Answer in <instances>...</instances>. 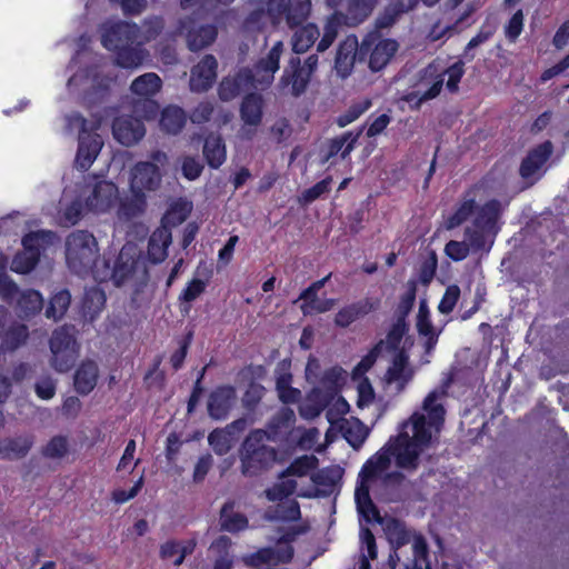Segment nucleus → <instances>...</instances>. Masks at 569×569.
Segmentation results:
<instances>
[{
    "label": "nucleus",
    "mask_w": 569,
    "mask_h": 569,
    "mask_svg": "<svg viewBox=\"0 0 569 569\" xmlns=\"http://www.w3.org/2000/svg\"><path fill=\"white\" fill-rule=\"evenodd\" d=\"M102 44L117 51V64L122 68H137L142 62L141 32L137 24L118 22L107 28Z\"/></svg>",
    "instance_id": "1"
},
{
    "label": "nucleus",
    "mask_w": 569,
    "mask_h": 569,
    "mask_svg": "<svg viewBox=\"0 0 569 569\" xmlns=\"http://www.w3.org/2000/svg\"><path fill=\"white\" fill-rule=\"evenodd\" d=\"M261 429L251 430L243 439L240 449V470L244 477H258L269 471L278 462L279 451L266 445Z\"/></svg>",
    "instance_id": "2"
},
{
    "label": "nucleus",
    "mask_w": 569,
    "mask_h": 569,
    "mask_svg": "<svg viewBox=\"0 0 569 569\" xmlns=\"http://www.w3.org/2000/svg\"><path fill=\"white\" fill-rule=\"evenodd\" d=\"M99 246L92 233L87 230H76L66 239V261L68 268L80 276L88 274L93 271L98 262Z\"/></svg>",
    "instance_id": "3"
},
{
    "label": "nucleus",
    "mask_w": 569,
    "mask_h": 569,
    "mask_svg": "<svg viewBox=\"0 0 569 569\" xmlns=\"http://www.w3.org/2000/svg\"><path fill=\"white\" fill-rule=\"evenodd\" d=\"M140 241V238L137 241L128 240L121 248L113 268H110L107 260H102L101 266L96 267L93 278L99 282L112 280L117 287L130 281L140 268L142 258Z\"/></svg>",
    "instance_id": "4"
},
{
    "label": "nucleus",
    "mask_w": 569,
    "mask_h": 569,
    "mask_svg": "<svg viewBox=\"0 0 569 569\" xmlns=\"http://www.w3.org/2000/svg\"><path fill=\"white\" fill-rule=\"evenodd\" d=\"M74 328L63 326L53 331L50 339L51 365L59 372H66L74 365L79 347Z\"/></svg>",
    "instance_id": "5"
},
{
    "label": "nucleus",
    "mask_w": 569,
    "mask_h": 569,
    "mask_svg": "<svg viewBox=\"0 0 569 569\" xmlns=\"http://www.w3.org/2000/svg\"><path fill=\"white\" fill-rule=\"evenodd\" d=\"M389 459L395 458L396 465L405 470L415 471L419 467V458L423 447L415 442L406 431L391 437L383 447Z\"/></svg>",
    "instance_id": "6"
},
{
    "label": "nucleus",
    "mask_w": 569,
    "mask_h": 569,
    "mask_svg": "<svg viewBox=\"0 0 569 569\" xmlns=\"http://www.w3.org/2000/svg\"><path fill=\"white\" fill-rule=\"evenodd\" d=\"M399 49L395 39H380L375 43L372 36H367L360 43V60L368 59V67L372 72L381 71L391 61Z\"/></svg>",
    "instance_id": "7"
},
{
    "label": "nucleus",
    "mask_w": 569,
    "mask_h": 569,
    "mask_svg": "<svg viewBox=\"0 0 569 569\" xmlns=\"http://www.w3.org/2000/svg\"><path fill=\"white\" fill-rule=\"evenodd\" d=\"M129 190L121 199L118 216L120 221L133 222L140 218L142 210V162H138L128 176Z\"/></svg>",
    "instance_id": "8"
},
{
    "label": "nucleus",
    "mask_w": 569,
    "mask_h": 569,
    "mask_svg": "<svg viewBox=\"0 0 569 569\" xmlns=\"http://www.w3.org/2000/svg\"><path fill=\"white\" fill-rule=\"evenodd\" d=\"M283 49L282 41H277L266 57L260 58L251 69H246L247 79H252L254 83L270 84L274 78V73L279 70V62Z\"/></svg>",
    "instance_id": "9"
},
{
    "label": "nucleus",
    "mask_w": 569,
    "mask_h": 569,
    "mask_svg": "<svg viewBox=\"0 0 569 569\" xmlns=\"http://www.w3.org/2000/svg\"><path fill=\"white\" fill-rule=\"evenodd\" d=\"M296 423L295 411L289 407L280 408L267 422L266 428L261 429L266 436V441L282 443L291 435Z\"/></svg>",
    "instance_id": "10"
},
{
    "label": "nucleus",
    "mask_w": 569,
    "mask_h": 569,
    "mask_svg": "<svg viewBox=\"0 0 569 569\" xmlns=\"http://www.w3.org/2000/svg\"><path fill=\"white\" fill-rule=\"evenodd\" d=\"M237 399V390L231 385L216 387L209 395L207 401L208 415L213 420L228 418Z\"/></svg>",
    "instance_id": "11"
},
{
    "label": "nucleus",
    "mask_w": 569,
    "mask_h": 569,
    "mask_svg": "<svg viewBox=\"0 0 569 569\" xmlns=\"http://www.w3.org/2000/svg\"><path fill=\"white\" fill-rule=\"evenodd\" d=\"M380 298H363L342 307L335 316L333 322L339 328H348L355 321L379 309Z\"/></svg>",
    "instance_id": "12"
},
{
    "label": "nucleus",
    "mask_w": 569,
    "mask_h": 569,
    "mask_svg": "<svg viewBox=\"0 0 569 569\" xmlns=\"http://www.w3.org/2000/svg\"><path fill=\"white\" fill-rule=\"evenodd\" d=\"M356 61H363L360 60V43L356 36H349L337 48L335 69L341 78H347L351 74Z\"/></svg>",
    "instance_id": "13"
},
{
    "label": "nucleus",
    "mask_w": 569,
    "mask_h": 569,
    "mask_svg": "<svg viewBox=\"0 0 569 569\" xmlns=\"http://www.w3.org/2000/svg\"><path fill=\"white\" fill-rule=\"evenodd\" d=\"M218 61L212 54H206L191 69L190 89L194 92H203L212 87L217 79Z\"/></svg>",
    "instance_id": "14"
},
{
    "label": "nucleus",
    "mask_w": 569,
    "mask_h": 569,
    "mask_svg": "<svg viewBox=\"0 0 569 569\" xmlns=\"http://www.w3.org/2000/svg\"><path fill=\"white\" fill-rule=\"evenodd\" d=\"M310 79L311 77L305 72L300 59L296 57L291 58L284 68L279 86L282 89L290 88V93L293 97H299L307 90Z\"/></svg>",
    "instance_id": "15"
},
{
    "label": "nucleus",
    "mask_w": 569,
    "mask_h": 569,
    "mask_svg": "<svg viewBox=\"0 0 569 569\" xmlns=\"http://www.w3.org/2000/svg\"><path fill=\"white\" fill-rule=\"evenodd\" d=\"M34 445L31 433L17 435L0 439V460L18 461L24 459Z\"/></svg>",
    "instance_id": "16"
},
{
    "label": "nucleus",
    "mask_w": 569,
    "mask_h": 569,
    "mask_svg": "<svg viewBox=\"0 0 569 569\" xmlns=\"http://www.w3.org/2000/svg\"><path fill=\"white\" fill-rule=\"evenodd\" d=\"M118 188L109 181H99L86 199L90 211L101 213L108 211L116 202Z\"/></svg>",
    "instance_id": "17"
},
{
    "label": "nucleus",
    "mask_w": 569,
    "mask_h": 569,
    "mask_svg": "<svg viewBox=\"0 0 569 569\" xmlns=\"http://www.w3.org/2000/svg\"><path fill=\"white\" fill-rule=\"evenodd\" d=\"M551 153L552 143L550 141H545L531 149L520 163V177L525 180L532 178L548 161Z\"/></svg>",
    "instance_id": "18"
},
{
    "label": "nucleus",
    "mask_w": 569,
    "mask_h": 569,
    "mask_svg": "<svg viewBox=\"0 0 569 569\" xmlns=\"http://www.w3.org/2000/svg\"><path fill=\"white\" fill-rule=\"evenodd\" d=\"M172 242V233L164 226H159L149 237L144 260L160 263L168 257V248Z\"/></svg>",
    "instance_id": "19"
},
{
    "label": "nucleus",
    "mask_w": 569,
    "mask_h": 569,
    "mask_svg": "<svg viewBox=\"0 0 569 569\" xmlns=\"http://www.w3.org/2000/svg\"><path fill=\"white\" fill-rule=\"evenodd\" d=\"M237 502L233 499H228L219 511V526L221 531L229 533H238L244 531L249 527L248 517L239 511H236Z\"/></svg>",
    "instance_id": "20"
},
{
    "label": "nucleus",
    "mask_w": 569,
    "mask_h": 569,
    "mask_svg": "<svg viewBox=\"0 0 569 569\" xmlns=\"http://www.w3.org/2000/svg\"><path fill=\"white\" fill-rule=\"evenodd\" d=\"M232 114L222 108L216 109L209 100L200 101L190 112L189 119L193 124H203L213 120L218 127L227 124Z\"/></svg>",
    "instance_id": "21"
},
{
    "label": "nucleus",
    "mask_w": 569,
    "mask_h": 569,
    "mask_svg": "<svg viewBox=\"0 0 569 569\" xmlns=\"http://www.w3.org/2000/svg\"><path fill=\"white\" fill-rule=\"evenodd\" d=\"M114 138L123 146H132L142 137V123L139 118L119 117L113 121Z\"/></svg>",
    "instance_id": "22"
},
{
    "label": "nucleus",
    "mask_w": 569,
    "mask_h": 569,
    "mask_svg": "<svg viewBox=\"0 0 569 569\" xmlns=\"http://www.w3.org/2000/svg\"><path fill=\"white\" fill-rule=\"evenodd\" d=\"M150 159L151 161H144V190L159 188L162 176L167 173L166 167L169 164V157L161 150L153 151Z\"/></svg>",
    "instance_id": "23"
},
{
    "label": "nucleus",
    "mask_w": 569,
    "mask_h": 569,
    "mask_svg": "<svg viewBox=\"0 0 569 569\" xmlns=\"http://www.w3.org/2000/svg\"><path fill=\"white\" fill-rule=\"evenodd\" d=\"M361 132L362 129H359L357 132L347 131L338 137L330 139L328 141L327 152L322 158V162H329L331 158L338 156L339 153L342 160L347 159L351 151L355 149Z\"/></svg>",
    "instance_id": "24"
},
{
    "label": "nucleus",
    "mask_w": 569,
    "mask_h": 569,
    "mask_svg": "<svg viewBox=\"0 0 569 569\" xmlns=\"http://www.w3.org/2000/svg\"><path fill=\"white\" fill-rule=\"evenodd\" d=\"M98 378V365L92 360L82 361L73 376L76 391L82 396L90 393L97 386Z\"/></svg>",
    "instance_id": "25"
},
{
    "label": "nucleus",
    "mask_w": 569,
    "mask_h": 569,
    "mask_svg": "<svg viewBox=\"0 0 569 569\" xmlns=\"http://www.w3.org/2000/svg\"><path fill=\"white\" fill-rule=\"evenodd\" d=\"M203 157L212 169H219L227 159L226 143L221 134L210 132L203 142Z\"/></svg>",
    "instance_id": "26"
},
{
    "label": "nucleus",
    "mask_w": 569,
    "mask_h": 569,
    "mask_svg": "<svg viewBox=\"0 0 569 569\" xmlns=\"http://www.w3.org/2000/svg\"><path fill=\"white\" fill-rule=\"evenodd\" d=\"M472 224L497 233V223L501 214V203L497 199H490L476 210Z\"/></svg>",
    "instance_id": "27"
},
{
    "label": "nucleus",
    "mask_w": 569,
    "mask_h": 569,
    "mask_svg": "<svg viewBox=\"0 0 569 569\" xmlns=\"http://www.w3.org/2000/svg\"><path fill=\"white\" fill-rule=\"evenodd\" d=\"M102 141L98 134H88L79 137V148L76 157V164L81 170H87L96 160Z\"/></svg>",
    "instance_id": "28"
},
{
    "label": "nucleus",
    "mask_w": 569,
    "mask_h": 569,
    "mask_svg": "<svg viewBox=\"0 0 569 569\" xmlns=\"http://www.w3.org/2000/svg\"><path fill=\"white\" fill-rule=\"evenodd\" d=\"M409 358L405 351H399L393 358L391 366L388 368L385 379L387 383H398V391L405 389L406 385L412 377L411 370L408 369Z\"/></svg>",
    "instance_id": "29"
},
{
    "label": "nucleus",
    "mask_w": 569,
    "mask_h": 569,
    "mask_svg": "<svg viewBox=\"0 0 569 569\" xmlns=\"http://www.w3.org/2000/svg\"><path fill=\"white\" fill-rule=\"evenodd\" d=\"M477 208L475 191L473 188H470L463 193V198L453 213L446 219V228L451 230L461 226L476 212Z\"/></svg>",
    "instance_id": "30"
},
{
    "label": "nucleus",
    "mask_w": 569,
    "mask_h": 569,
    "mask_svg": "<svg viewBox=\"0 0 569 569\" xmlns=\"http://www.w3.org/2000/svg\"><path fill=\"white\" fill-rule=\"evenodd\" d=\"M186 111L176 104L164 107L160 113L159 126L168 134H178L187 123Z\"/></svg>",
    "instance_id": "31"
},
{
    "label": "nucleus",
    "mask_w": 569,
    "mask_h": 569,
    "mask_svg": "<svg viewBox=\"0 0 569 569\" xmlns=\"http://www.w3.org/2000/svg\"><path fill=\"white\" fill-rule=\"evenodd\" d=\"M218 29L214 24H200L187 32V46L190 51H199L214 42Z\"/></svg>",
    "instance_id": "32"
},
{
    "label": "nucleus",
    "mask_w": 569,
    "mask_h": 569,
    "mask_svg": "<svg viewBox=\"0 0 569 569\" xmlns=\"http://www.w3.org/2000/svg\"><path fill=\"white\" fill-rule=\"evenodd\" d=\"M379 0H347L345 22L357 27L366 21L378 6Z\"/></svg>",
    "instance_id": "33"
},
{
    "label": "nucleus",
    "mask_w": 569,
    "mask_h": 569,
    "mask_svg": "<svg viewBox=\"0 0 569 569\" xmlns=\"http://www.w3.org/2000/svg\"><path fill=\"white\" fill-rule=\"evenodd\" d=\"M262 96L256 92L243 97L240 106V117L244 124L257 127L262 121Z\"/></svg>",
    "instance_id": "34"
},
{
    "label": "nucleus",
    "mask_w": 569,
    "mask_h": 569,
    "mask_svg": "<svg viewBox=\"0 0 569 569\" xmlns=\"http://www.w3.org/2000/svg\"><path fill=\"white\" fill-rule=\"evenodd\" d=\"M254 84L252 79H247V70L240 71L234 77H226L221 80L218 87V96L222 101H231L238 97L244 86Z\"/></svg>",
    "instance_id": "35"
},
{
    "label": "nucleus",
    "mask_w": 569,
    "mask_h": 569,
    "mask_svg": "<svg viewBox=\"0 0 569 569\" xmlns=\"http://www.w3.org/2000/svg\"><path fill=\"white\" fill-rule=\"evenodd\" d=\"M320 36L319 28L316 23L309 22L300 26L292 36V50L296 53L307 52Z\"/></svg>",
    "instance_id": "36"
},
{
    "label": "nucleus",
    "mask_w": 569,
    "mask_h": 569,
    "mask_svg": "<svg viewBox=\"0 0 569 569\" xmlns=\"http://www.w3.org/2000/svg\"><path fill=\"white\" fill-rule=\"evenodd\" d=\"M42 296L38 291L32 289L23 290L20 293L17 303H14L16 311L19 317L33 316L42 309Z\"/></svg>",
    "instance_id": "37"
},
{
    "label": "nucleus",
    "mask_w": 569,
    "mask_h": 569,
    "mask_svg": "<svg viewBox=\"0 0 569 569\" xmlns=\"http://www.w3.org/2000/svg\"><path fill=\"white\" fill-rule=\"evenodd\" d=\"M104 303L106 296L100 288L94 286L87 289L82 300L83 316L92 321L101 312Z\"/></svg>",
    "instance_id": "38"
},
{
    "label": "nucleus",
    "mask_w": 569,
    "mask_h": 569,
    "mask_svg": "<svg viewBox=\"0 0 569 569\" xmlns=\"http://www.w3.org/2000/svg\"><path fill=\"white\" fill-rule=\"evenodd\" d=\"M342 21H345V14L337 10L327 18L323 27V34L317 44L318 52H325L330 48L338 36Z\"/></svg>",
    "instance_id": "39"
},
{
    "label": "nucleus",
    "mask_w": 569,
    "mask_h": 569,
    "mask_svg": "<svg viewBox=\"0 0 569 569\" xmlns=\"http://www.w3.org/2000/svg\"><path fill=\"white\" fill-rule=\"evenodd\" d=\"M293 558V548L287 546L284 550L279 551L272 548H261L251 556L254 566L280 562H290Z\"/></svg>",
    "instance_id": "40"
},
{
    "label": "nucleus",
    "mask_w": 569,
    "mask_h": 569,
    "mask_svg": "<svg viewBox=\"0 0 569 569\" xmlns=\"http://www.w3.org/2000/svg\"><path fill=\"white\" fill-rule=\"evenodd\" d=\"M390 466V459L383 447L370 457L361 467L359 478L373 480L378 475Z\"/></svg>",
    "instance_id": "41"
},
{
    "label": "nucleus",
    "mask_w": 569,
    "mask_h": 569,
    "mask_svg": "<svg viewBox=\"0 0 569 569\" xmlns=\"http://www.w3.org/2000/svg\"><path fill=\"white\" fill-rule=\"evenodd\" d=\"M311 12L310 0H290L289 9L287 10L284 20L290 29L302 26L309 18Z\"/></svg>",
    "instance_id": "42"
},
{
    "label": "nucleus",
    "mask_w": 569,
    "mask_h": 569,
    "mask_svg": "<svg viewBox=\"0 0 569 569\" xmlns=\"http://www.w3.org/2000/svg\"><path fill=\"white\" fill-rule=\"evenodd\" d=\"M415 9V3H389L377 17L375 26L377 29H387L392 27L401 14Z\"/></svg>",
    "instance_id": "43"
},
{
    "label": "nucleus",
    "mask_w": 569,
    "mask_h": 569,
    "mask_svg": "<svg viewBox=\"0 0 569 569\" xmlns=\"http://www.w3.org/2000/svg\"><path fill=\"white\" fill-rule=\"evenodd\" d=\"M191 212V206L186 201L173 202L161 218L160 226L171 231V228L184 222Z\"/></svg>",
    "instance_id": "44"
},
{
    "label": "nucleus",
    "mask_w": 569,
    "mask_h": 569,
    "mask_svg": "<svg viewBox=\"0 0 569 569\" xmlns=\"http://www.w3.org/2000/svg\"><path fill=\"white\" fill-rule=\"evenodd\" d=\"M385 530L395 549L408 545L411 540V532L407 529L406 523L397 518L389 519Z\"/></svg>",
    "instance_id": "45"
},
{
    "label": "nucleus",
    "mask_w": 569,
    "mask_h": 569,
    "mask_svg": "<svg viewBox=\"0 0 569 569\" xmlns=\"http://www.w3.org/2000/svg\"><path fill=\"white\" fill-rule=\"evenodd\" d=\"M330 278L331 272L326 277L313 281L309 287L301 291L299 299L303 302L300 306V309L305 316H308L313 311V303L318 302V292L326 286Z\"/></svg>",
    "instance_id": "46"
},
{
    "label": "nucleus",
    "mask_w": 569,
    "mask_h": 569,
    "mask_svg": "<svg viewBox=\"0 0 569 569\" xmlns=\"http://www.w3.org/2000/svg\"><path fill=\"white\" fill-rule=\"evenodd\" d=\"M57 240L58 237L54 232L48 230H39L24 236L22 239V244L23 248L37 250L40 256L42 251H44L49 246L53 244Z\"/></svg>",
    "instance_id": "47"
},
{
    "label": "nucleus",
    "mask_w": 569,
    "mask_h": 569,
    "mask_svg": "<svg viewBox=\"0 0 569 569\" xmlns=\"http://www.w3.org/2000/svg\"><path fill=\"white\" fill-rule=\"evenodd\" d=\"M417 330L420 336L428 338V346L435 345L438 339V333L436 332L431 318L430 311L426 303V301H421L419 305L418 316H417Z\"/></svg>",
    "instance_id": "48"
},
{
    "label": "nucleus",
    "mask_w": 569,
    "mask_h": 569,
    "mask_svg": "<svg viewBox=\"0 0 569 569\" xmlns=\"http://www.w3.org/2000/svg\"><path fill=\"white\" fill-rule=\"evenodd\" d=\"M206 287V281L198 278L191 279L179 295L180 310L186 313L189 312L190 303L204 292Z\"/></svg>",
    "instance_id": "49"
},
{
    "label": "nucleus",
    "mask_w": 569,
    "mask_h": 569,
    "mask_svg": "<svg viewBox=\"0 0 569 569\" xmlns=\"http://www.w3.org/2000/svg\"><path fill=\"white\" fill-rule=\"evenodd\" d=\"M413 436L411 439L423 448L431 441L430 421L421 413H413L411 417Z\"/></svg>",
    "instance_id": "50"
},
{
    "label": "nucleus",
    "mask_w": 569,
    "mask_h": 569,
    "mask_svg": "<svg viewBox=\"0 0 569 569\" xmlns=\"http://www.w3.org/2000/svg\"><path fill=\"white\" fill-rule=\"evenodd\" d=\"M317 466L315 456H301L296 458L281 473L280 478L288 476L303 477L307 476Z\"/></svg>",
    "instance_id": "51"
},
{
    "label": "nucleus",
    "mask_w": 569,
    "mask_h": 569,
    "mask_svg": "<svg viewBox=\"0 0 569 569\" xmlns=\"http://www.w3.org/2000/svg\"><path fill=\"white\" fill-rule=\"evenodd\" d=\"M355 501L357 505L358 512L367 520L381 525L383 518L380 515L378 507L375 505L369 493L355 495Z\"/></svg>",
    "instance_id": "52"
},
{
    "label": "nucleus",
    "mask_w": 569,
    "mask_h": 569,
    "mask_svg": "<svg viewBox=\"0 0 569 569\" xmlns=\"http://www.w3.org/2000/svg\"><path fill=\"white\" fill-rule=\"evenodd\" d=\"M39 257L37 250L23 248V251L13 258L11 269L18 273H28L36 267Z\"/></svg>",
    "instance_id": "53"
},
{
    "label": "nucleus",
    "mask_w": 569,
    "mask_h": 569,
    "mask_svg": "<svg viewBox=\"0 0 569 569\" xmlns=\"http://www.w3.org/2000/svg\"><path fill=\"white\" fill-rule=\"evenodd\" d=\"M71 296L68 290H60L50 300L49 307L46 310L47 318L53 320L60 319L69 308Z\"/></svg>",
    "instance_id": "54"
},
{
    "label": "nucleus",
    "mask_w": 569,
    "mask_h": 569,
    "mask_svg": "<svg viewBox=\"0 0 569 569\" xmlns=\"http://www.w3.org/2000/svg\"><path fill=\"white\" fill-rule=\"evenodd\" d=\"M438 395L436 391L430 392L423 400V410L427 412L430 425L438 426L445 421V408L438 403Z\"/></svg>",
    "instance_id": "55"
},
{
    "label": "nucleus",
    "mask_w": 569,
    "mask_h": 569,
    "mask_svg": "<svg viewBox=\"0 0 569 569\" xmlns=\"http://www.w3.org/2000/svg\"><path fill=\"white\" fill-rule=\"evenodd\" d=\"M297 488V481L292 479L282 480L264 490L266 498L269 501H281L291 496Z\"/></svg>",
    "instance_id": "56"
},
{
    "label": "nucleus",
    "mask_w": 569,
    "mask_h": 569,
    "mask_svg": "<svg viewBox=\"0 0 569 569\" xmlns=\"http://www.w3.org/2000/svg\"><path fill=\"white\" fill-rule=\"evenodd\" d=\"M231 432L227 429H214L208 436V442L218 456L227 455L231 449Z\"/></svg>",
    "instance_id": "57"
},
{
    "label": "nucleus",
    "mask_w": 569,
    "mask_h": 569,
    "mask_svg": "<svg viewBox=\"0 0 569 569\" xmlns=\"http://www.w3.org/2000/svg\"><path fill=\"white\" fill-rule=\"evenodd\" d=\"M443 87V74H438L436 80L430 86L428 90H426L422 94H418V92H410L405 97V100L408 102H412L416 100L415 108H419L422 102L435 99L441 92Z\"/></svg>",
    "instance_id": "58"
},
{
    "label": "nucleus",
    "mask_w": 569,
    "mask_h": 569,
    "mask_svg": "<svg viewBox=\"0 0 569 569\" xmlns=\"http://www.w3.org/2000/svg\"><path fill=\"white\" fill-rule=\"evenodd\" d=\"M371 107L370 100L363 102L353 103L343 113L336 118V123L339 128H345L348 124L356 121L361 114H363Z\"/></svg>",
    "instance_id": "59"
},
{
    "label": "nucleus",
    "mask_w": 569,
    "mask_h": 569,
    "mask_svg": "<svg viewBox=\"0 0 569 569\" xmlns=\"http://www.w3.org/2000/svg\"><path fill=\"white\" fill-rule=\"evenodd\" d=\"M313 483L317 486L318 497H329L337 486V479L331 471H320L312 477Z\"/></svg>",
    "instance_id": "60"
},
{
    "label": "nucleus",
    "mask_w": 569,
    "mask_h": 569,
    "mask_svg": "<svg viewBox=\"0 0 569 569\" xmlns=\"http://www.w3.org/2000/svg\"><path fill=\"white\" fill-rule=\"evenodd\" d=\"M230 547L231 539L227 536H220L213 541L212 548L217 549L219 552H224V555L216 559L213 569H232V559L228 555Z\"/></svg>",
    "instance_id": "61"
},
{
    "label": "nucleus",
    "mask_w": 569,
    "mask_h": 569,
    "mask_svg": "<svg viewBox=\"0 0 569 569\" xmlns=\"http://www.w3.org/2000/svg\"><path fill=\"white\" fill-rule=\"evenodd\" d=\"M193 333L188 332L186 336L178 340V349L174 350L170 356V365L174 371L182 368L187 358L190 345L192 342Z\"/></svg>",
    "instance_id": "62"
},
{
    "label": "nucleus",
    "mask_w": 569,
    "mask_h": 569,
    "mask_svg": "<svg viewBox=\"0 0 569 569\" xmlns=\"http://www.w3.org/2000/svg\"><path fill=\"white\" fill-rule=\"evenodd\" d=\"M266 393V388L256 382H251L242 397V405L246 410L254 411Z\"/></svg>",
    "instance_id": "63"
},
{
    "label": "nucleus",
    "mask_w": 569,
    "mask_h": 569,
    "mask_svg": "<svg viewBox=\"0 0 569 569\" xmlns=\"http://www.w3.org/2000/svg\"><path fill=\"white\" fill-rule=\"evenodd\" d=\"M383 345H385L383 340L378 341L368 351V353L361 358V360L357 363V366L353 369V376L363 375L373 367V365L376 363L378 357L380 356V353L382 351Z\"/></svg>",
    "instance_id": "64"
}]
</instances>
